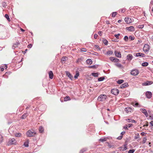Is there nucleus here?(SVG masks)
<instances>
[{"label": "nucleus", "mask_w": 153, "mask_h": 153, "mask_svg": "<svg viewBox=\"0 0 153 153\" xmlns=\"http://www.w3.org/2000/svg\"><path fill=\"white\" fill-rule=\"evenodd\" d=\"M36 134V132L33 131H32L29 130L27 131L26 135L27 137H32L34 136Z\"/></svg>", "instance_id": "obj_1"}, {"label": "nucleus", "mask_w": 153, "mask_h": 153, "mask_svg": "<svg viewBox=\"0 0 153 153\" xmlns=\"http://www.w3.org/2000/svg\"><path fill=\"white\" fill-rule=\"evenodd\" d=\"M107 97V96L106 95L101 94L99 96L98 100L100 101H103L105 100Z\"/></svg>", "instance_id": "obj_2"}, {"label": "nucleus", "mask_w": 153, "mask_h": 153, "mask_svg": "<svg viewBox=\"0 0 153 153\" xmlns=\"http://www.w3.org/2000/svg\"><path fill=\"white\" fill-rule=\"evenodd\" d=\"M139 73L138 70L137 69H134L131 72V74L135 76L137 75Z\"/></svg>", "instance_id": "obj_3"}, {"label": "nucleus", "mask_w": 153, "mask_h": 153, "mask_svg": "<svg viewBox=\"0 0 153 153\" xmlns=\"http://www.w3.org/2000/svg\"><path fill=\"white\" fill-rule=\"evenodd\" d=\"M149 50V46L148 44H146L144 45L143 50L145 52H148Z\"/></svg>", "instance_id": "obj_4"}, {"label": "nucleus", "mask_w": 153, "mask_h": 153, "mask_svg": "<svg viewBox=\"0 0 153 153\" xmlns=\"http://www.w3.org/2000/svg\"><path fill=\"white\" fill-rule=\"evenodd\" d=\"M119 91L117 89H113L111 90V92L114 95H117L119 93Z\"/></svg>", "instance_id": "obj_5"}, {"label": "nucleus", "mask_w": 153, "mask_h": 153, "mask_svg": "<svg viewBox=\"0 0 153 153\" xmlns=\"http://www.w3.org/2000/svg\"><path fill=\"white\" fill-rule=\"evenodd\" d=\"M9 144H16L17 142L16 140L14 138L11 139L10 141Z\"/></svg>", "instance_id": "obj_6"}, {"label": "nucleus", "mask_w": 153, "mask_h": 153, "mask_svg": "<svg viewBox=\"0 0 153 153\" xmlns=\"http://www.w3.org/2000/svg\"><path fill=\"white\" fill-rule=\"evenodd\" d=\"M146 95L147 98H150L152 97V94L150 91H147L146 93Z\"/></svg>", "instance_id": "obj_7"}, {"label": "nucleus", "mask_w": 153, "mask_h": 153, "mask_svg": "<svg viewBox=\"0 0 153 153\" xmlns=\"http://www.w3.org/2000/svg\"><path fill=\"white\" fill-rule=\"evenodd\" d=\"M114 53L116 57L118 58H121V53L120 51H115Z\"/></svg>", "instance_id": "obj_8"}, {"label": "nucleus", "mask_w": 153, "mask_h": 153, "mask_svg": "<svg viewBox=\"0 0 153 153\" xmlns=\"http://www.w3.org/2000/svg\"><path fill=\"white\" fill-rule=\"evenodd\" d=\"M125 20L126 23L127 24H130L132 22L131 19L128 17L125 18Z\"/></svg>", "instance_id": "obj_9"}, {"label": "nucleus", "mask_w": 153, "mask_h": 153, "mask_svg": "<svg viewBox=\"0 0 153 153\" xmlns=\"http://www.w3.org/2000/svg\"><path fill=\"white\" fill-rule=\"evenodd\" d=\"M125 111L128 113L132 112L133 111V109L131 108L128 107L125 108Z\"/></svg>", "instance_id": "obj_10"}, {"label": "nucleus", "mask_w": 153, "mask_h": 153, "mask_svg": "<svg viewBox=\"0 0 153 153\" xmlns=\"http://www.w3.org/2000/svg\"><path fill=\"white\" fill-rule=\"evenodd\" d=\"M126 29L130 31H133L134 30V28L132 26H131L129 27H126Z\"/></svg>", "instance_id": "obj_11"}, {"label": "nucleus", "mask_w": 153, "mask_h": 153, "mask_svg": "<svg viewBox=\"0 0 153 153\" xmlns=\"http://www.w3.org/2000/svg\"><path fill=\"white\" fill-rule=\"evenodd\" d=\"M48 74L49 78L50 79H52L53 76V72L52 71H50L49 72Z\"/></svg>", "instance_id": "obj_12"}, {"label": "nucleus", "mask_w": 153, "mask_h": 153, "mask_svg": "<svg viewBox=\"0 0 153 153\" xmlns=\"http://www.w3.org/2000/svg\"><path fill=\"white\" fill-rule=\"evenodd\" d=\"M133 58V56L131 54H129L127 56V59L128 61H131Z\"/></svg>", "instance_id": "obj_13"}, {"label": "nucleus", "mask_w": 153, "mask_h": 153, "mask_svg": "<svg viewBox=\"0 0 153 153\" xmlns=\"http://www.w3.org/2000/svg\"><path fill=\"white\" fill-rule=\"evenodd\" d=\"M20 43L18 42H16V43H14L13 45V48L14 49L16 47H17L18 46L20 45Z\"/></svg>", "instance_id": "obj_14"}, {"label": "nucleus", "mask_w": 153, "mask_h": 153, "mask_svg": "<svg viewBox=\"0 0 153 153\" xmlns=\"http://www.w3.org/2000/svg\"><path fill=\"white\" fill-rule=\"evenodd\" d=\"M136 56H141L142 57H145V55L143 53H137L136 54Z\"/></svg>", "instance_id": "obj_15"}, {"label": "nucleus", "mask_w": 153, "mask_h": 153, "mask_svg": "<svg viewBox=\"0 0 153 153\" xmlns=\"http://www.w3.org/2000/svg\"><path fill=\"white\" fill-rule=\"evenodd\" d=\"M142 112L144 113L146 117H147L148 116V113L144 109H142L141 110Z\"/></svg>", "instance_id": "obj_16"}, {"label": "nucleus", "mask_w": 153, "mask_h": 153, "mask_svg": "<svg viewBox=\"0 0 153 153\" xmlns=\"http://www.w3.org/2000/svg\"><path fill=\"white\" fill-rule=\"evenodd\" d=\"M126 120L127 122H131V123H136V121L134 120H132L131 119H128L127 120Z\"/></svg>", "instance_id": "obj_17"}, {"label": "nucleus", "mask_w": 153, "mask_h": 153, "mask_svg": "<svg viewBox=\"0 0 153 153\" xmlns=\"http://www.w3.org/2000/svg\"><path fill=\"white\" fill-rule=\"evenodd\" d=\"M86 62L88 65H90L92 63V61L91 59H88L86 61Z\"/></svg>", "instance_id": "obj_18"}, {"label": "nucleus", "mask_w": 153, "mask_h": 153, "mask_svg": "<svg viewBox=\"0 0 153 153\" xmlns=\"http://www.w3.org/2000/svg\"><path fill=\"white\" fill-rule=\"evenodd\" d=\"M66 74L71 79H72L71 78H72V76L71 75V74L68 71L66 72Z\"/></svg>", "instance_id": "obj_19"}, {"label": "nucleus", "mask_w": 153, "mask_h": 153, "mask_svg": "<svg viewBox=\"0 0 153 153\" xmlns=\"http://www.w3.org/2000/svg\"><path fill=\"white\" fill-rule=\"evenodd\" d=\"M128 85V84L127 83H125L122 85L120 86V88H124L126 87Z\"/></svg>", "instance_id": "obj_20"}, {"label": "nucleus", "mask_w": 153, "mask_h": 153, "mask_svg": "<svg viewBox=\"0 0 153 153\" xmlns=\"http://www.w3.org/2000/svg\"><path fill=\"white\" fill-rule=\"evenodd\" d=\"M44 131V129L42 126H40L39 128V131L41 133L43 132Z\"/></svg>", "instance_id": "obj_21"}, {"label": "nucleus", "mask_w": 153, "mask_h": 153, "mask_svg": "<svg viewBox=\"0 0 153 153\" xmlns=\"http://www.w3.org/2000/svg\"><path fill=\"white\" fill-rule=\"evenodd\" d=\"M28 141L27 140L25 142L24 144V145L26 147H27L28 146Z\"/></svg>", "instance_id": "obj_22"}, {"label": "nucleus", "mask_w": 153, "mask_h": 153, "mask_svg": "<svg viewBox=\"0 0 153 153\" xmlns=\"http://www.w3.org/2000/svg\"><path fill=\"white\" fill-rule=\"evenodd\" d=\"M153 83V82L152 81H147L146 83H145V85H151Z\"/></svg>", "instance_id": "obj_23"}, {"label": "nucleus", "mask_w": 153, "mask_h": 153, "mask_svg": "<svg viewBox=\"0 0 153 153\" xmlns=\"http://www.w3.org/2000/svg\"><path fill=\"white\" fill-rule=\"evenodd\" d=\"M71 99H70V97L68 96H66L64 98V101H66L67 100H70Z\"/></svg>", "instance_id": "obj_24"}, {"label": "nucleus", "mask_w": 153, "mask_h": 153, "mask_svg": "<svg viewBox=\"0 0 153 153\" xmlns=\"http://www.w3.org/2000/svg\"><path fill=\"white\" fill-rule=\"evenodd\" d=\"M92 75L95 77H97L98 76L99 74L98 73H92Z\"/></svg>", "instance_id": "obj_25"}, {"label": "nucleus", "mask_w": 153, "mask_h": 153, "mask_svg": "<svg viewBox=\"0 0 153 153\" xmlns=\"http://www.w3.org/2000/svg\"><path fill=\"white\" fill-rule=\"evenodd\" d=\"M27 116V113H25L21 117V118L22 119H24L26 118V117Z\"/></svg>", "instance_id": "obj_26"}, {"label": "nucleus", "mask_w": 153, "mask_h": 153, "mask_svg": "<svg viewBox=\"0 0 153 153\" xmlns=\"http://www.w3.org/2000/svg\"><path fill=\"white\" fill-rule=\"evenodd\" d=\"M5 17L7 19L8 21L9 22L10 21V19L9 17V15L7 14H6L5 15Z\"/></svg>", "instance_id": "obj_27"}, {"label": "nucleus", "mask_w": 153, "mask_h": 153, "mask_svg": "<svg viewBox=\"0 0 153 153\" xmlns=\"http://www.w3.org/2000/svg\"><path fill=\"white\" fill-rule=\"evenodd\" d=\"M149 64L147 62H144L142 64V65L143 66H146L148 65Z\"/></svg>", "instance_id": "obj_28"}, {"label": "nucleus", "mask_w": 153, "mask_h": 153, "mask_svg": "<svg viewBox=\"0 0 153 153\" xmlns=\"http://www.w3.org/2000/svg\"><path fill=\"white\" fill-rule=\"evenodd\" d=\"M124 82V80L123 79H120L117 81V83L119 84H121Z\"/></svg>", "instance_id": "obj_29"}, {"label": "nucleus", "mask_w": 153, "mask_h": 153, "mask_svg": "<svg viewBox=\"0 0 153 153\" xmlns=\"http://www.w3.org/2000/svg\"><path fill=\"white\" fill-rule=\"evenodd\" d=\"M87 150L86 149L84 148L82 149L79 152V153H83Z\"/></svg>", "instance_id": "obj_30"}, {"label": "nucleus", "mask_w": 153, "mask_h": 153, "mask_svg": "<svg viewBox=\"0 0 153 153\" xmlns=\"http://www.w3.org/2000/svg\"><path fill=\"white\" fill-rule=\"evenodd\" d=\"M79 72L78 71L76 72V74L74 76V78L75 79H76L79 76Z\"/></svg>", "instance_id": "obj_31"}, {"label": "nucleus", "mask_w": 153, "mask_h": 153, "mask_svg": "<svg viewBox=\"0 0 153 153\" xmlns=\"http://www.w3.org/2000/svg\"><path fill=\"white\" fill-rule=\"evenodd\" d=\"M67 59V57L66 56H64L61 59V61H66V59Z\"/></svg>", "instance_id": "obj_32"}, {"label": "nucleus", "mask_w": 153, "mask_h": 153, "mask_svg": "<svg viewBox=\"0 0 153 153\" xmlns=\"http://www.w3.org/2000/svg\"><path fill=\"white\" fill-rule=\"evenodd\" d=\"M21 134L20 133H17L15 134V136L17 137H20L21 136Z\"/></svg>", "instance_id": "obj_33"}, {"label": "nucleus", "mask_w": 153, "mask_h": 153, "mask_svg": "<svg viewBox=\"0 0 153 153\" xmlns=\"http://www.w3.org/2000/svg\"><path fill=\"white\" fill-rule=\"evenodd\" d=\"M131 104L134 107H137L138 105H139V104L138 103H136L135 104H134V102H132Z\"/></svg>", "instance_id": "obj_34"}, {"label": "nucleus", "mask_w": 153, "mask_h": 153, "mask_svg": "<svg viewBox=\"0 0 153 153\" xmlns=\"http://www.w3.org/2000/svg\"><path fill=\"white\" fill-rule=\"evenodd\" d=\"M104 78L103 77H101L98 78V81H103L104 79Z\"/></svg>", "instance_id": "obj_35"}, {"label": "nucleus", "mask_w": 153, "mask_h": 153, "mask_svg": "<svg viewBox=\"0 0 153 153\" xmlns=\"http://www.w3.org/2000/svg\"><path fill=\"white\" fill-rule=\"evenodd\" d=\"M3 137L2 135L0 134V143H1L3 141Z\"/></svg>", "instance_id": "obj_36"}, {"label": "nucleus", "mask_w": 153, "mask_h": 153, "mask_svg": "<svg viewBox=\"0 0 153 153\" xmlns=\"http://www.w3.org/2000/svg\"><path fill=\"white\" fill-rule=\"evenodd\" d=\"M113 53V52L111 51H108L106 53V54L107 55H111Z\"/></svg>", "instance_id": "obj_37"}, {"label": "nucleus", "mask_w": 153, "mask_h": 153, "mask_svg": "<svg viewBox=\"0 0 153 153\" xmlns=\"http://www.w3.org/2000/svg\"><path fill=\"white\" fill-rule=\"evenodd\" d=\"M117 14V13L116 12H113L112 14V17H115V16Z\"/></svg>", "instance_id": "obj_38"}, {"label": "nucleus", "mask_w": 153, "mask_h": 153, "mask_svg": "<svg viewBox=\"0 0 153 153\" xmlns=\"http://www.w3.org/2000/svg\"><path fill=\"white\" fill-rule=\"evenodd\" d=\"M123 149L122 151H125L127 149V147L126 145H124L123 146Z\"/></svg>", "instance_id": "obj_39"}, {"label": "nucleus", "mask_w": 153, "mask_h": 153, "mask_svg": "<svg viewBox=\"0 0 153 153\" xmlns=\"http://www.w3.org/2000/svg\"><path fill=\"white\" fill-rule=\"evenodd\" d=\"M146 140L147 139L146 137H144L142 141V143H145L146 141Z\"/></svg>", "instance_id": "obj_40"}, {"label": "nucleus", "mask_w": 153, "mask_h": 153, "mask_svg": "<svg viewBox=\"0 0 153 153\" xmlns=\"http://www.w3.org/2000/svg\"><path fill=\"white\" fill-rule=\"evenodd\" d=\"M103 42L104 43L105 45H107L108 43V42L107 40H105V39L103 40Z\"/></svg>", "instance_id": "obj_41"}, {"label": "nucleus", "mask_w": 153, "mask_h": 153, "mask_svg": "<svg viewBox=\"0 0 153 153\" xmlns=\"http://www.w3.org/2000/svg\"><path fill=\"white\" fill-rule=\"evenodd\" d=\"M115 58L114 57H111L110 58V59L111 61L114 62V61Z\"/></svg>", "instance_id": "obj_42"}, {"label": "nucleus", "mask_w": 153, "mask_h": 153, "mask_svg": "<svg viewBox=\"0 0 153 153\" xmlns=\"http://www.w3.org/2000/svg\"><path fill=\"white\" fill-rule=\"evenodd\" d=\"M2 5L3 7H6L7 6V4L5 2H2Z\"/></svg>", "instance_id": "obj_43"}, {"label": "nucleus", "mask_w": 153, "mask_h": 153, "mask_svg": "<svg viewBox=\"0 0 153 153\" xmlns=\"http://www.w3.org/2000/svg\"><path fill=\"white\" fill-rule=\"evenodd\" d=\"M80 51L81 52H86L87 50L85 48H82L80 49Z\"/></svg>", "instance_id": "obj_44"}, {"label": "nucleus", "mask_w": 153, "mask_h": 153, "mask_svg": "<svg viewBox=\"0 0 153 153\" xmlns=\"http://www.w3.org/2000/svg\"><path fill=\"white\" fill-rule=\"evenodd\" d=\"M106 140V138H101L100 139V140L102 142H103Z\"/></svg>", "instance_id": "obj_45"}, {"label": "nucleus", "mask_w": 153, "mask_h": 153, "mask_svg": "<svg viewBox=\"0 0 153 153\" xmlns=\"http://www.w3.org/2000/svg\"><path fill=\"white\" fill-rule=\"evenodd\" d=\"M129 39H131V40H133L134 39V36H130L129 37Z\"/></svg>", "instance_id": "obj_46"}, {"label": "nucleus", "mask_w": 153, "mask_h": 153, "mask_svg": "<svg viewBox=\"0 0 153 153\" xmlns=\"http://www.w3.org/2000/svg\"><path fill=\"white\" fill-rule=\"evenodd\" d=\"M134 152V149H130L128 151V153H133Z\"/></svg>", "instance_id": "obj_47"}, {"label": "nucleus", "mask_w": 153, "mask_h": 153, "mask_svg": "<svg viewBox=\"0 0 153 153\" xmlns=\"http://www.w3.org/2000/svg\"><path fill=\"white\" fill-rule=\"evenodd\" d=\"M124 39L126 41H127L128 39V37L127 36H125L124 38Z\"/></svg>", "instance_id": "obj_48"}, {"label": "nucleus", "mask_w": 153, "mask_h": 153, "mask_svg": "<svg viewBox=\"0 0 153 153\" xmlns=\"http://www.w3.org/2000/svg\"><path fill=\"white\" fill-rule=\"evenodd\" d=\"M120 35V34L119 33L117 34H115V35H114V36H115V37H116V38L117 39H119V36Z\"/></svg>", "instance_id": "obj_49"}, {"label": "nucleus", "mask_w": 153, "mask_h": 153, "mask_svg": "<svg viewBox=\"0 0 153 153\" xmlns=\"http://www.w3.org/2000/svg\"><path fill=\"white\" fill-rule=\"evenodd\" d=\"M116 66L119 68H121L122 67V65L120 63H118L116 64Z\"/></svg>", "instance_id": "obj_50"}, {"label": "nucleus", "mask_w": 153, "mask_h": 153, "mask_svg": "<svg viewBox=\"0 0 153 153\" xmlns=\"http://www.w3.org/2000/svg\"><path fill=\"white\" fill-rule=\"evenodd\" d=\"M139 134H138L137 135L135 136L134 139H137L139 138Z\"/></svg>", "instance_id": "obj_51"}, {"label": "nucleus", "mask_w": 153, "mask_h": 153, "mask_svg": "<svg viewBox=\"0 0 153 153\" xmlns=\"http://www.w3.org/2000/svg\"><path fill=\"white\" fill-rule=\"evenodd\" d=\"M123 135H121L120 136L118 137H117V139L118 140H121L123 138Z\"/></svg>", "instance_id": "obj_52"}, {"label": "nucleus", "mask_w": 153, "mask_h": 153, "mask_svg": "<svg viewBox=\"0 0 153 153\" xmlns=\"http://www.w3.org/2000/svg\"><path fill=\"white\" fill-rule=\"evenodd\" d=\"M4 67L2 66L0 67V68L1 69V71H4V69L3 68Z\"/></svg>", "instance_id": "obj_53"}, {"label": "nucleus", "mask_w": 153, "mask_h": 153, "mask_svg": "<svg viewBox=\"0 0 153 153\" xmlns=\"http://www.w3.org/2000/svg\"><path fill=\"white\" fill-rule=\"evenodd\" d=\"M119 59H118L117 58H115V60H114V62H119Z\"/></svg>", "instance_id": "obj_54"}, {"label": "nucleus", "mask_w": 153, "mask_h": 153, "mask_svg": "<svg viewBox=\"0 0 153 153\" xmlns=\"http://www.w3.org/2000/svg\"><path fill=\"white\" fill-rule=\"evenodd\" d=\"M32 46V45L31 44H29L27 46V47L28 48H31Z\"/></svg>", "instance_id": "obj_55"}, {"label": "nucleus", "mask_w": 153, "mask_h": 153, "mask_svg": "<svg viewBox=\"0 0 153 153\" xmlns=\"http://www.w3.org/2000/svg\"><path fill=\"white\" fill-rule=\"evenodd\" d=\"M146 125H145L143 126H146L147 127L148 126V122L147 121L146 122Z\"/></svg>", "instance_id": "obj_56"}, {"label": "nucleus", "mask_w": 153, "mask_h": 153, "mask_svg": "<svg viewBox=\"0 0 153 153\" xmlns=\"http://www.w3.org/2000/svg\"><path fill=\"white\" fill-rule=\"evenodd\" d=\"M98 36V35L97 34H95L94 36V38L95 39H96Z\"/></svg>", "instance_id": "obj_57"}, {"label": "nucleus", "mask_w": 153, "mask_h": 153, "mask_svg": "<svg viewBox=\"0 0 153 153\" xmlns=\"http://www.w3.org/2000/svg\"><path fill=\"white\" fill-rule=\"evenodd\" d=\"M150 123L151 124V127H152V126H153V121H152Z\"/></svg>", "instance_id": "obj_58"}, {"label": "nucleus", "mask_w": 153, "mask_h": 153, "mask_svg": "<svg viewBox=\"0 0 153 153\" xmlns=\"http://www.w3.org/2000/svg\"><path fill=\"white\" fill-rule=\"evenodd\" d=\"M133 126V125L132 124H128V125L127 126L128 128H129V127H131V126Z\"/></svg>", "instance_id": "obj_59"}, {"label": "nucleus", "mask_w": 153, "mask_h": 153, "mask_svg": "<svg viewBox=\"0 0 153 153\" xmlns=\"http://www.w3.org/2000/svg\"><path fill=\"white\" fill-rule=\"evenodd\" d=\"M128 126L126 125L125 126H124L123 128L125 129H128Z\"/></svg>", "instance_id": "obj_60"}, {"label": "nucleus", "mask_w": 153, "mask_h": 153, "mask_svg": "<svg viewBox=\"0 0 153 153\" xmlns=\"http://www.w3.org/2000/svg\"><path fill=\"white\" fill-rule=\"evenodd\" d=\"M105 23H106V24H109V21H105Z\"/></svg>", "instance_id": "obj_61"}, {"label": "nucleus", "mask_w": 153, "mask_h": 153, "mask_svg": "<svg viewBox=\"0 0 153 153\" xmlns=\"http://www.w3.org/2000/svg\"><path fill=\"white\" fill-rule=\"evenodd\" d=\"M119 149H120V150H122V149H123V146H121V147H120L119 148Z\"/></svg>", "instance_id": "obj_62"}, {"label": "nucleus", "mask_w": 153, "mask_h": 153, "mask_svg": "<svg viewBox=\"0 0 153 153\" xmlns=\"http://www.w3.org/2000/svg\"><path fill=\"white\" fill-rule=\"evenodd\" d=\"M125 9H122L121 10V12L122 13H124L125 12Z\"/></svg>", "instance_id": "obj_63"}, {"label": "nucleus", "mask_w": 153, "mask_h": 153, "mask_svg": "<svg viewBox=\"0 0 153 153\" xmlns=\"http://www.w3.org/2000/svg\"><path fill=\"white\" fill-rule=\"evenodd\" d=\"M4 67L6 69L7 68V65H4Z\"/></svg>", "instance_id": "obj_64"}]
</instances>
